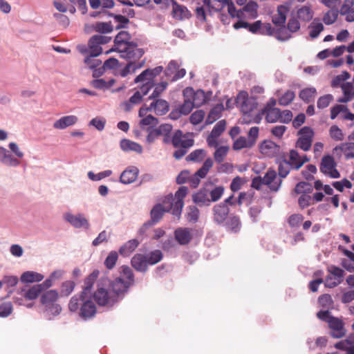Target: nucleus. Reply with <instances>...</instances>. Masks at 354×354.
I'll return each instance as SVG.
<instances>
[{
	"label": "nucleus",
	"mask_w": 354,
	"mask_h": 354,
	"mask_svg": "<svg viewBox=\"0 0 354 354\" xmlns=\"http://www.w3.org/2000/svg\"><path fill=\"white\" fill-rule=\"evenodd\" d=\"M68 309L71 312L77 313L80 318L83 321L93 319L97 313V308L91 297H79L77 295L73 296L68 303Z\"/></svg>",
	"instance_id": "nucleus-1"
},
{
	"label": "nucleus",
	"mask_w": 354,
	"mask_h": 354,
	"mask_svg": "<svg viewBox=\"0 0 354 354\" xmlns=\"http://www.w3.org/2000/svg\"><path fill=\"white\" fill-rule=\"evenodd\" d=\"M58 297L59 292L56 290H46L41 295L40 302L50 316L58 315L62 311L61 306L57 303Z\"/></svg>",
	"instance_id": "nucleus-2"
},
{
	"label": "nucleus",
	"mask_w": 354,
	"mask_h": 354,
	"mask_svg": "<svg viewBox=\"0 0 354 354\" xmlns=\"http://www.w3.org/2000/svg\"><path fill=\"white\" fill-rule=\"evenodd\" d=\"M109 290L112 295L117 299L118 303L121 301L128 293L129 288L132 286L122 277H118L111 280L109 279Z\"/></svg>",
	"instance_id": "nucleus-3"
},
{
	"label": "nucleus",
	"mask_w": 354,
	"mask_h": 354,
	"mask_svg": "<svg viewBox=\"0 0 354 354\" xmlns=\"http://www.w3.org/2000/svg\"><path fill=\"white\" fill-rule=\"evenodd\" d=\"M93 299L99 306L112 308L118 304L117 299L112 295L109 288L100 286L98 283L96 290L91 295Z\"/></svg>",
	"instance_id": "nucleus-4"
},
{
	"label": "nucleus",
	"mask_w": 354,
	"mask_h": 354,
	"mask_svg": "<svg viewBox=\"0 0 354 354\" xmlns=\"http://www.w3.org/2000/svg\"><path fill=\"white\" fill-rule=\"evenodd\" d=\"M188 188L185 186H181L175 193L176 201L174 202L172 194H169L164 200L163 203H169V205L172 203V214L176 216L178 219L180 217L182 209L184 206V198L187 196Z\"/></svg>",
	"instance_id": "nucleus-5"
},
{
	"label": "nucleus",
	"mask_w": 354,
	"mask_h": 354,
	"mask_svg": "<svg viewBox=\"0 0 354 354\" xmlns=\"http://www.w3.org/2000/svg\"><path fill=\"white\" fill-rule=\"evenodd\" d=\"M315 133L310 127H304L298 131L299 138L295 143V147L304 151L310 149Z\"/></svg>",
	"instance_id": "nucleus-6"
},
{
	"label": "nucleus",
	"mask_w": 354,
	"mask_h": 354,
	"mask_svg": "<svg viewBox=\"0 0 354 354\" xmlns=\"http://www.w3.org/2000/svg\"><path fill=\"white\" fill-rule=\"evenodd\" d=\"M260 152L268 158L281 157L283 153H286L281 149L280 145L270 140H265L261 142L259 146Z\"/></svg>",
	"instance_id": "nucleus-7"
},
{
	"label": "nucleus",
	"mask_w": 354,
	"mask_h": 354,
	"mask_svg": "<svg viewBox=\"0 0 354 354\" xmlns=\"http://www.w3.org/2000/svg\"><path fill=\"white\" fill-rule=\"evenodd\" d=\"M64 219L76 229L84 228L88 230L90 227L88 221L82 213L74 215L70 212H66L64 214Z\"/></svg>",
	"instance_id": "nucleus-8"
},
{
	"label": "nucleus",
	"mask_w": 354,
	"mask_h": 354,
	"mask_svg": "<svg viewBox=\"0 0 354 354\" xmlns=\"http://www.w3.org/2000/svg\"><path fill=\"white\" fill-rule=\"evenodd\" d=\"M328 324L329 328L333 330L330 333L331 337L339 339L345 335L344 323L341 319L333 316L330 320H328Z\"/></svg>",
	"instance_id": "nucleus-9"
},
{
	"label": "nucleus",
	"mask_w": 354,
	"mask_h": 354,
	"mask_svg": "<svg viewBox=\"0 0 354 354\" xmlns=\"http://www.w3.org/2000/svg\"><path fill=\"white\" fill-rule=\"evenodd\" d=\"M213 221L218 225H221L226 221L230 209L225 203H218L215 205L212 208Z\"/></svg>",
	"instance_id": "nucleus-10"
},
{
	"label": "nucleus",
	"mask_w": 354,
	"mask_h": 354,
	"mask_svg": "<svg viewBox=\"0 0 354 354\" xmlns=\"http://www.w3.org/2000/svg\"><path fill=\"white\" fill-rule=\"evenodd\" d=\"M100 274L98 270H94L86 279H84V286L81 292L77 295L79 297H91V290L93 289L94 283Z\"/></svg>",
	"instance_id": "nucleus-11"
},
{
	"label": "nucleus",
	"mask_w": 354,
	"mask_h": 354,
	"mask_svg": "<svg viewBox=\"0 0 354 354\" xmlns=\"http://www.w3.org/2000/svg\"><path fill=\"white\" fill-rule=\"evenodd\" d=\"M192 201L199 207L210 206L211 203L208 194V185L201 187L197 192L193 194Z\"/></svg>",
	"instance_id": "nucleus-12"
},
{
	"label": "nucleus",
	"mask_w": 354,
	"mask_h": 354,
	"mask_svg": "<svg viewBox=\"0 0 354 354\" xmlns=\"http://www.w3.org/2000/svg\"><path fill=\"white\" fill-rule=\"evenodd\" d=\"M276 177L277 172L274 169H269L262 178L263 185H268L270 189L273 192H277L282 183L281 179L274 181Z\"/></svg>",
	"instance_id": "nucleus-13"
},
{
	"label": "nucleus",
	"mask_w": 354,
	"mask_h": 354,
	"mask_svg": "<svg viewBox=\"0 0 354 354\" xmlns=\"http://www.w3.org/2000/svg\"><path fill=\"white\" fill-rule=\"evenodd\" d=\"M139 174V169L136 166L127 167L120 176V182L124 185L133 183Z\"/></svg>",
	"instance_id": "nucleus-14"
},
{
	"label": "nucleus",
	"mask_w": 354,
	"mask_h": 354,
	"mask_svg": "<svg viewBox=\"0 0 354 354\" xmlns=\"http://www.w3.org/2000/svg\"><path fill=\"white\" fill-rule=\"evenodd\" d=\"M173 6L172 17L178 20L189 19L192 17L190 11L185 6L179 4L176 0H170Z\"/></svg>",
	"instance_id": "nucleus-15"
},
{
	"label": "nucleus",
	"mask_w": 354,
	"mask_h": 354,
	"mask_svg": "<svg viewBox=\"0 0 354 354\" xmlns=\"http://www.w3.org/2000/svg\"><path fill=\"white\" fill-rule=\"evenodd\" d=\"M172 203H171L168 207H163L160 203L156 204L150 212L151 219L149 221L151 223L155 225L161 220L165 212H169L170 211L172 212Z\"/></svg>",
	"instance_id": "nucleus-16"
},
{
	"label": "nucleus",
	"mask_w": 354,
	"mask_h": 354,
	"mask_svg": "<svg viewBox=\"0 0 354 354\" xmlns=\"http://www.w3.org/2000/svg\"><path fill=\"white\" fill-rule=\"evenodd\" d=\"M131 266L138 272L145 273L148 270V262L145 254L137 253L131 259Z\"/></svg>",
	"instance_id": "nucleus-17"
},
{
	"label": "nucleus",
	"mask_w": 354,
	"mask_h": 354,
	"mask_svg": "<svg viewBox=\"0 0 354 354\" xmlns=\"http://www.w3.org/2000/svg\"><path fill=\"white\" fill-rule=\"evenodd\" d=\"M167 123L162 124L160 126L148 127L145 131L147 132L146 142L148 144L153 143L158 137L162 136L163 131L166 129Z\"/></svg>",
	"instance_id": "nucleus-18"
},
{
	"label": "nucleus",
	"mask_w": 354,
	"mask_h": 354,
	"mask_svg": "<svg viewBox=\"0 0 354 354\" xmlns=\"http://www.w3.org/2000/svg\"><path fill=\"white\" fill-rule=\"evenodd\" d=\"M174 237L176 241L181 245L188 244L192 239L190 230L187 227H178L174 231Z\"/></svg>",
	"instance_id": "nucleus-19"
},
{
	"label": "nucleus",
	"mask_w": 354,
	"mask_h": 354,
	"mask_svg": "<svg viewBox=\"0 0 354 354\" xmlns=\"http://www.w3.org/2000/svg\"><path fill=\"white\" fill-rule=\"evenodd\" d=\"M221 225L224 226L227 231L237 233L241 228V222L238 216L232 214Z\"/></svg>",
	"instance_id": "nucleus-20"
},
{
	"label": "nucleus",
	"mask_w": 354,
	"mask_h": 354,
	"mask_svg": "<svg viewBox=\"0 0 354 354\" xmlns=\"http://www.w3.org/2000/svg\"><path fill=\"white\" fill-rule=\"evenodd\" d=\"M0 162L8 167H17L20 164V161L3 147H0Z\"/></svg>",
	"instance_id": "nucleus-21"
},
{
	"label": "nucleus",
	"mask_w": 354,
	"mask_h": 354,
	"mask_svg": "<svg viewBox=\"0 0 354 354\" xmlns=\"http://www.w3.org/2000/svg\"><path fill=\"white\" fill-rule=\"evenodd\" d=\"M276 163L279 165L278 174L281 178H286L290 173V166L291 162L286 159V153H283L281 157H278L275 160Z\"/></svg>",
	"instance_id": "nucleus-22"
},
{
	"label": "nucleus",
	"mask_w": 354,
	"mask_h": 354,
	"mask_svg": "<svg viewBox=\"0 0 354 354\" xmlns=\"http://www.w3.org/2000/svg\"><path fill=\"white\" fill-rule=\"evenodd\" d=\"M234 103L236 105H241L243 109L248 111H252L254 108L253 104H250L248 93L245 91H241L237 94L234 99Z\"/></svg>",
	"instance_id": "nucleus-23"
},
{
	"label": "nucleus",
	"mask_w": 354,
	"mask_h": 354,
	"mask_svg": "<svg viewBox=\"0 0 354 354\" xmlns=\"http://www.w3.org/2000/svg\"><path fill=\"white\" fill-rule=\"evenodd\" d=\"M120 146L121 149L126 152L135 151L140 154L143 151L142 147L140 144L126 138L120 140Z\"/></svg>",
	"instance_id": "nucleus-24"
},
{
	"label": "nucleus",
	"mask_w": 354,
	"mask_h": 354,
	"mask_svg": "<svg viewBox=\"0 0 354 354\" xmlns=\"http://www.w3.org/2000/svg\"><path fill=\"white\" fill-rule=\"evenodd\" d=\"M77 120V117L73 115L64 116L55 122L53 127L57 129H64L75 124Z\"/></svg>",
	"instance_id": "nucleus-25"
},
{
	"label": "nucleus",
	"mask_w": 354,
	"mask_h": 354,
	"mask_svg": "<svg viewBox=\"0 0 354 354\" xmlns=\"http://www.w3.org/2000/svg\"><path fill=\"white\" fill-rule=\"evenodd\" d=\"M139 244L140 241L138 239H131L120 248L118 252L124 257H129L138 248Z\"/></svg>",
	"instance_id": "nucleus-26"
},
{
	"label": "nucleus",
	"mask_w": 354,
	"mask_h": 354,
	"mask_svg": "<svg viewBox=\"0 0 354 354\" xmlns=\"http://www.w3.org/2000/svg\"><path fill=\"white\" fill-rule=\"evenodd\" d=\"M225 109L224 106L222 103L217 104L212 107L205 120L206 124H211L218 120L221 115L222 111Z\"/></svg>",
	"instance_id": "nucleus-27"
},
{
	"label": "nucleus",
	"mask_w": 354,
	"mask_h": 354,
	"mask_svg": "<svg viewBox=\"0 0 354 354\" xmlns=\"http://www.w3.org/2000/svg\"><path fill=\"white\" fill-rule=\"evenodd\" d=\"M44 275L34 272L26 271L21 275L20 280L24 283H31L34 282H40L44 279Z\"/></svg>",
	"instance_id": "nucleus-28"
},
{
	"label": "nucleus",
	"mask_w": 354,
	"mask_h": 354,
	"mask_svg": "<svg viewBox=\"0 0 354 354\" xmlns=\"http://www.w3.org/2000/svg\"><path fill=\"white\" fill-rule=\"evenodd\" d=\"M336 166L337 163L335 161L334 158L332 156L328 154L322 157L319 169L320 171L324 174H327L330 170L334 169V167H336Z\"/></svg>",
	"instance_id": "nucleus-29"
},
{
	"label": "nucleus",
	"mask_w": 354,
	"mask_h": 354,
	"mask_svg": "<svg viewBox=\"0 0 354 354\" xmlns=\"http://www.w3.org/2000/svg\"><path fill=\"white\" fill-rule=\"evenodd\" d=\"M208 185V194L210 200V203H214L221 199L224 194L225 187L223 185L215 186L210 189L209 186L213 185L210 183Z\"/></svg>",
	"instance_id": "nucleus-30"
},
{
	"label": "nucleus",
	"mask_w": 354,
	"mask_h": 354,
	"mask_svg": "<svg viewBox=\"0 0 354 354\" xmlns=\"http://www.w3.org/2000/svg\"><path fill=\"white\" fill-rule=\"evenodd\" d=\"M316 95V88L314 87H310L301 90L299 93V97L305 103L308 104L313 101Z\"/></svg>",
	"instance_id": "nucleus-31"
},
{
	"label": "nucleus",
	"mask_w": 354,
	"mask_h": 354,
	"mask_svg": "<svg viewBox=\"0 0 354 354\" xmlns=\"http://www.w3.org/2000/svg\"><path fill=\"white\" fill-rule=\"evenodd\" d=\"M106 13L109 17H113L114 20L118 23V24L115 26V30H120L127 28V24L130 22L128 17L122 15L114 14L110 12H106Z\"/></svg>",
	"instance_id": "nucleus-32"
},
{
	"label": "nucleus",
	"mask_w": 354,
	"mask_h": 354,
	"mask_svg": "<svg viewBox=\"0 0 354 354\" xmlns=\"http://www.w3.org/2000/svg\"><path fill=\"white\" fill-rule=\"evenodd\" d=\"M273 37H274L278 41L283 42L289 40L292 37V35L285 25L275 28Z\"/></svg>",
	"instance_id": "nucleus-33"
},
{
	"label": "nucleus",
	"mask_w": 354,
	"mask_h": 354,
	"mask_svg": "<svg viewBox=\"0 0 354 354\" xmlns=\"http://www.w3.org/2000/svg\"><path fill=\"white\" fill-rule=\"evenodd\" d=\"M297 17L299 19L308 22L313 17V12L309 6H304L297 12Z\"/></svg>",
	"instance_id": "nucleus-34"
},
{
	"label": "nucleus",
	"mask_w": 354,
	"mask_h": 354,
	"mask_svg": "<svg viewBox=\"0 0 354 354\" xmlns=\"http://www.w3.org/2000/svg\"><path fill=\"white\" fill-rule=\"evenodd\" d=\"M283 10H284L283 7H277V15L272 18V23L277 27L286 25L287 14L282 12Z\"/></svg>",
	"instance_id": "nucleus-35"
},
{
	"label": "nucleus",
	"mask_w": 354,
	"mask_h": 354,
	"mask_svg": "<svg viewBox=\"0 0 354 354\" xmlns=\"http://www.w3.org/2000/svg\"><path fill=\"white\" fill-rule=\"evenodd\" d=\"M148 264L150 266L155 265L160 262L163 258V254L160 250H155L145 254Z\"/></svg>",
	"instance_id": "nucleus-36"
},
{
	"label": "nucleus",
	"mask_w": 354,
	"mask_h": 354,
	"mask_svg": "<svg viewBox=\"0 0 354 354\" xmlns=\"http://www.w3.org/2000/svg\"><path fill=\"white\" fill-rule=\"evenodd\" d=\"M294 191L297 194H310L313 191V185L310 183L306 182V181H301V182H299L298 183H297V185L294 189Z\"/></svg>",
	"instance_id": "nucleus-37"
},
{
	"label": "nucleus",
	"mask_w": 354,
	"mask_h": 354,
	"mask_svg": "<svg viewBox=\"0 0 354 354\" xmlns=\"http://www.w3.org/2000/svg\"><path fill=\"white\" fill-rule=\"evenodd\" d=\"M267 112L266 116V120L268 123H274L278 120L280 121V117H281V111L279 108L270 109Z\"/></svg>",
	"instance_id": "nucleus-38"
},
{
	"label": "nucleus",
	"mask_w": 354,
	"mask_h": 354,
	"mask_svg": "<svg viewBox=\"0 0 354 354\" xmlns=\"http://www.w3.org/2000/svg\"><path fill=\"white\" fill-rule=\"evenodd\" d=\"M187 212L185 215L187 220L190 223H196L200 214L198 207L195 205H189L187 207Z\"/></svg>",
	"instance_id": "nucleus-39"
},
{
	"label": "nucleus",
	"mask_w": 354,
	"mask_h": 354,
	"mask_svg": "<svg viewBox=\"0 0 354 354\" xmlns=\"http://www.w3.org/2000/svg\"><path fill=\"white\" fill-rule=\"evenodd\" d=\"M43 292L41 285L36 284L29 288L25 293L24 297L27 300H34Z\"/></svg>",
	"instance_id": "nucleus-40"
},
{
	"label": "nucleus",
	"mask_w": 354,
	"mask_h": 354,
	"mask_svg": "<svg viewBox=\"0 0 354 354\" xmlns=\"http://www.w3.org/2000/svg\"><path fill=\"white\" fill-rule=\"evenodd\" d=\"M88 47L90 48L89 55H87L84 60V63H87L90 61L91 58H94L102 53V48L97 44H91L90 41L88 40Z\"/></svg>",
	"instance_id": "nucleus-41"
},
{
	"label": "nucleus",
	"mask_w": 354,
	"mask_h": 354,
	"mask_svg": "<svg viewBox=\"0 0 354 354\" xmlns=\"http://www.w3.org/2000/svg\"><path fill=\"white\" fill-rule=\"evenodd\" d=\"M95 30L101 34L111 33L113 30L111 21L109 22H97L95 24Z\"/></svg>",
	"instance_id": "nucleus-42"
},
{
	"label": "nucleus",
	"mask_w": 354,
	"mask_h": 354,
	"mask_svg": "<svg viewBox=\"0 0 354 354\" xmlns=\"http://www.w3.org/2000/svg\"><path fill=\"white\" fill-rule=\"evenodd\" d=\"M183 95L185 98L189 99L192 97L194 102L196 101V97L200 95L203 97H205V92L202 89H198L196 91L194 90L192 87H186L183 91Z\"/></svg>",
	"instance_id": "nucleus-43"
},
{
	"label": "nucleus",
	"mask_w": 354,
	"mask_h": 354,
	"mask_svg": "<svg viewBox=\"0 0 354 354\" xmlns=\"http://www.w3.org/2000/svg\"><path fill=\"white\" fill-rule=\"evenodd\" d=\"M339 10L337 8H333L326 12L323 17V21L326 25H331L335 22L338 17Z\"/></svg>",
	"instance_id": "nucleus-44"
},
{
	"label": "nucleus",
	"mask_w": 354,
	"mask_h": 354,
	"mask_svg": "<svg viewBox=\"0 0 354 354\" xmlns=\"http://www.w3.org/2000/svg\"><path fill=\"white\" fill-rule=\"evenodd\" d=\"M75 283L73 281H66L62 283L60 289L61 297H68L74 290Z\"/></svg>",
	"instance_id": "nucleus-45"
},
{
	"label": "nucleus",
	"mask_w": 354,
	"mask_h": 354,
	"mask_svg": "<svg viewBox=\"0 0 354 354\" xmlns=\"http://www.w3.org/2000/svg\"><path fill=\"white\" fill-rule=\"evenodd\" d=\"M159 123V120L157 118L154 117L153 115L149 114L146 115L145 118H143L139 122V124L140 127L145 130L146 128H145V126L148 127H154L157 126Z\"/></svg>",
	"instance_id": "nucleus-46"
},
{
	"label": "nucleus",
	"mask_w": 354,
	"mask_h": 354,
	"mask_svg": "<svg viewBox=\"0 0 354 354\" xmlns=\"http://www.w3.org/2000/svg\"><path fill=\"white\" fill-rule=\"evenodd\" d=\"M317 19L310 24L309 28H311L309 35L312 39H315L319 37L322 31H323L324 27L321 22L315 23Z\"/></svg>",
	"instance_id": "nucleus-47"
},
{
	"label": "nucleus",
	"mask_w": 354,
	"mask_h": 354,
	"mask_svg": "<svg viewBox=\"0 0 354 354\" xmlns=\"http://www.w3.org/2000/svg\"><path fill=\"white\" fill-rule=\"evenodd\" d=\"M156 114L158 115H163L169 110V103L163 99L156 100Z\"/></svg>",
	"instance_id": "nucleus-48"
},
{
	"label": "nucleus",
	"mask_w": 354,
	"mask_h": 354,
	"mask_svg": "<svg viewBox=\"0 0 354 354\" xmlns=\"http://www.w3.org/2000/svg\"><path fill=\"white\" fill-rule=\"evenodd\" d=\"M120 273L126 277L127 280L125 281L131 286L135 283V276L129 266L125 265L122 266L120 268Z\"/></svg>",
	"instance_id": "nucleus-49"
},
{
	"label": "nucleus",
	"mask_w": 354,
	"mask_h": 354,
	"mask_svg": "<svg viewBox=\"0 0 354 354\" xmlns=\"http://www.w3.org/2000/svg\"><path fill=\"white\" fill-rule=\"evenodd\" d=\"M131 36L128 31L121 30L120 31L114 39V44L119 46L121 44H126L128 40H130Z\"/></svg>",
	"instance_id": "nucleus-50"
},
{
	"label": "nucleus",
	"mask_w": 354,
	"mask_h": 354,
	"mask_svg": "<svg viewBox=\"0 0 354 354\" xmlns=\"http://www.w3.org/2000/svg\"><path fill=\"white\" fill-rule=\"evenodd\" d=\"M351 77L350 73L344 71L340 75L335 76L331 81V86L333 88H337L341 86V83L345 80H348Z\"/></svg>",
	"instance_id": "nucleus-51"
},
{
	"label": "nucleus",
	"mask_w": 354,
	"mask_h": 354,
	"mask_svg": "<svg viewBox=\"0 0 354 354\" xmlns=\"http://www.w3.org/2000/svg\"><path fill=\"white\" fill-rule=\"evenodd\" d=\"M118 259V253L116 251H111L105 259L104 266L109 270H111L115 266Z\"/></svg>",
	"instance_id": "nucleus-52"
},
{
	"label": "nucleus",
	"mask_w": 354,
	"mask_h": 354,
	"mask_svg": "<svg viewBox=\"0 0 354 354\" xmlns=\"http://www.w3.org/2000/svg\"><path fill=\"white\" fill-rule=\"evenodd\" d=\"M205 154L204 149H198L192 151L187 157V161L201 162Z\"/></svg>",
	"instance_id": "nucleus-53"
},
{
	"label": "nucleus",
	"mask_w": 354,
	"mask_h": 354,
	"mask_svg": "<svg viewBox=\"0 0 354 354\" xmlns=\"http://www.w3.org/2000/svg\"><path fill=\"white\" fill-rule=\"evenodd\" d=\"M295 97V93L291 90H288L279 99V104L281 106H288L290 104Z\"/></svg>",
	"instance_id": "nucleus-54"
},
{
	"label": "nucleus",
	"mask_w": 354,
	"mask_h": 354,
	"mask_svg": "<svg viewBox=\"0 0 354 354\" xmlns=\"http://www.w3.org/2000/svg\"><path fill=\"white\" fill-rule=\"evenodd\" d=\"M252 146L250 145L249 141L244 137L240 136L233 143L232 149L235 151H239L243 148H252Z\"/></svg>",
	"instance_id": "nucleus-55"
},
{
	"label": "nucleus",
	"mask_w": 354,
	"mask_h": 354,
	"mask_svg": "<svg viewBox=\"0 0 354 354\" xmlns=\"http://www.w3.org/2000/svg\"><path fill=\"white\" fill-rule=\"evenodd\" d=\"M225 127L226 121L221 120L215 124L209 134L214 136V138H218L225 131Z\"/></svg>",
	"instance_id": "nucleus-56"
},
{
	"label": "nucleus",
	"mask_w": 354,
	"mask_h": 354,
	"mask_svg": "<svg viewBox=\"0 0 354 354\" xmlns=\"http://www.w3.org/2000/svg\"><path fill=\"white\" fill-rule=\"evenodd\" d=\"M112 174L111 170H104L101 171L97 174H94L93 171H90L88 172V178L93 181H99L106 177H109Z\"/></svg>",
	"instance_id": "nucleus-57"
},
{
	"label": "nucleus",
	"mask_w": 354,
	"mask_h": 354,
	"mask_svg": "<svg viewBox=\"0 0 354 354\" xmlns=\"http://www.w3.org/2000/svg\"><path fill=\"white\" fill-rule=\"evenodd\" d=\"M229 147L227 146H221L216 149L214 153V157L218 163H221L223 161L225 157L227 155Z\"/></svg>",
	"instance_id": "nucleus-58"
},
{
	"label": "nucleus",
	"mask_w": 354,
	"mask_h": 354,
	"mask_svg": "<svg viewBox=\"0 0 354 354\" xmlns=\"http://www.w3.org/2000/svg\"><path fill=\"white\" fill-rule=\"evenodd\" d=\"M205 115V113L203 110H197L191 114L189 121L194 125L198 124L203 120Z\"/></svg>",
	"instance_id": "nucleus-59"
},
{
	"label": "nucleus",
	"mask_w": 354,
	"mask_h": 354,
	"mask_svg": "<svg viewBox=\"0 0 354 354\" xmlns=\"http://www.w3.org/2000/svg\"><path fill=\"white\" fill-rule=\"evenodd\" d=\"M106 120L102 117H95L90 120L88 126L94 127L99 131L104 130Z\"/></svg>",
	"instance_id": "nucleus-60"
},
{
	"label": "nucleus",
	"mask_w": 354,
	"mask_h": 354,
	"mask_svg": "<svg viewBox=\"0 0 354 354\" xmlns=\"http://www.w3.org/2000/svg\"><path fill=\"white\" fill-rule=\"evenodd\" d=\"M286 27L290 33H294L299 30L301 25L299 21L295 17L291 16V17L288 19V24L286 26Z\"/></svg>",
	"instance_id": "nucleus-61"
},
{
	"label": "nucleus",
	"mask_w": 354,
	"mask_h": 354,
	"mask_svg": "<svg viewBox=\"0 0 354 354\" xmlns=\"http://www.w3.org/2000/svg\"><path fill=\"white\" fill-rule=\"evenodd\" d=\"M13 306L11 302L6 301L0 304V317H8L12 312Z\"/></svg>",
	"instance_id": "nucleus-62"
},
{
	"label": "nucleus",
	"mask_w": 354,
	"mask_h": 354,
	"mask_svg": "<svg viewBox=\"0 0 354 354\" xmlns=\"http://www.w3.org/2000/svg\"><path fill=\"white\" fill-rule=\"evenodd\" d=\"M194 104L190 99H185L182 104H180L178 108L182 115H188L193 109Z\"/></svg>",
	"instance_id": "nucleus-63"
},
{
	"label": "nucleus",
	"mask_w": 354,
	"mask_h": 354,
	"mask_svg": "<svg viewBox=\"0 0 354 354\" xmlns=\"http://www.w3.org/2000/svg\"><path fill=\"white\" fill-rule=\"evenodd\" d=\"M333 100V96L331 94L324 95L318 98L317 106L319 109H323L326 108Z\"/></svg>",
	"instance_id": "nucleus-64"
}]
</instances>
